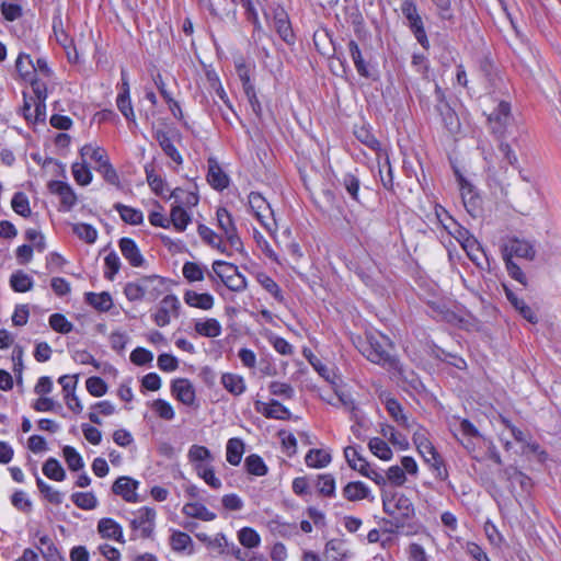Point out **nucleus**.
Masks as SVG:
<instances>
[{
    "mask_svg": "<svg viewBox=\"0 0 561 561\" xmlns=\"http://www.w3.org/2000/svg\"><path fill=\"white\" fill-rule=\"evenodd\" d=\"M318 397L335 408L353 412L355 402L341 371L335 364L318 363Z\"/></svg>",
    "mask_w": 561,
    "mask_h": 561,
    "instance_id": "nucleus-1",
    "label": "nucleus"
},
{
    "mask_svg": "<svg viewBox=\"0 0 561 561\" xmlns=\"http://www.w3.org/2000/svg\"><path fill=\"white\" fill-rule=\"evenodd\" d=\"M356 347L371 363L396 367V358L391 355L390 339L378 331H366L365 339H357Z\"/></svg>",
    "mask_w": 561,
    "mask_h": 561,
    "instance_id": "nucleus-2",
    "label": "nucleus"
},
{
    "mask_svg": "<svg viewBox=\"0 0 561 561\" xmlns=\"http://www.w3.org/2000/svg\"><path fill=\"white\" fill-rule=\"evenodd\" d=\"M382 507L389 518H383L382 524L390 525L386 533L393 534L403 528L408 520L414 515V507L410 499L400 493L385 495Z\"/></svg>",
    "mask_w": 561,
    "mask_h": 561,
    "instance_id": "nucleus-3",
    "label": "nucleus"
},
{
    "mask_svg": "<svg viewBox=\"0 0 561 561\" xmlns=\"http://www.w3.org/2000/svg\"><path fill=\"white\" fill-rule=\"evenodd\" d=\"M413 431V442L419 454L424 461L431 466L437 478L446 480L448 472L442 456L437 453L434 445L428 439L427 431L417 425Z\"/></svg>",
    "mask_w": 561,
    "mask_h": 561,
    "instance_id": "nucleus-4",
    "label": "nucleus"
},
{
    "mask_svg": "<svg viewBox=\"0 0 561 561\" xmlns=\"http://www.w3.org/2000/svg\"><path fill=\"white\" fill-rule=\"evenodd\" d=\"M249 207L261 225L274 234L277 225L274 218V211L266 199L256 192H251L248 196Z\"/></svg>",
    "mask_w": 561,
    "mask_h": 561,
    "instance_id": "nucleus-5",
    "label": "nucleus"
},
{
    "mask_svg": "<svg viewBox=\"0 0 561 561\" xmlns=\"http://www.w3.org/2000/svg\"><path fill=\"white\" fill-rule=\"evenodd\" d=\"M502 256L503 259L508 257L511 260L516 256L527 261H534L536 257V248L530 240L515 236L507 237L502 244Z\"/></svg>",
    "mask_w": 561,
    "mask_h": 561,
    "instance_id": "nucleus-6",
    "label": "nucleus"
},
{
    "mask_svg": "<svg viewBox=\"0 0 561 561\" xmlns=\"http://www.w3.org/2000/svg\"><path fill=\"white\" fill-rule=\"evenodd\" d=\"M180 308L181 302L179 298L173 294L167 295L152 313V320L160 328L167 327L171 323L173 318L179 317Z\"/></svg>",
    "mask_w": 561,
    "mask_h": 561,
    "instance_id": "nucleus-7",
    "label": "nucleus"
},
{
    "mask_svg": "<svg viewBox=\"0 0 561 561\" xmlns=\"http://www.w3.org/2000/svg\"><path fill=\"white\" fill-rule=\"evenodd\" d=\"M403 16L408 20L409 27L413 32L415 38L422 47L428 48L430 42L424 30L423 21L417 13L416 5L413 1L405 0L401 4Z\"/></svg>",
    "mask_w": 561,
    "mask_h": 561,
    "instance_id": "nucleus-8",
    "label": "nucleus"
},
{
    "mask_svg": "<svg viewBox=\"0 0 561 561\" xmlns=\"http://www.w3.org/2000/svg\"><path fill=\"white\" fill-rule=\"evenodd\" d=\"M216 217L218 227L224 232L226 241L230 244V248L236 251H241L243 247L242 241L238 234L231 214L226 208L220 207L216 211Z\"/></svg>",
    "mask_w": 561,
    "mask_h": 561,
    "instance_id": "nucleus-9",
    "label": "nucleus"
},
{
    "mask_svg": "<svg viewBox=\"0 0 561 561\" xmlns=\"http://www.w3.org/2000/svg\"><path fill=\"white\" fill-rule=\"evenodd\" d=\"M265 16H272L273 25L279 37L287 44L294 42V32L287 12L279 5L271 9V12H265Z\"/></svg>",
    "mask_w": 561,
    "mask_h": 561,
    "instance_id": "nucleus-10",
    "label": "nucleus"
},
{
    "mask_svg": "<svg viewBox=\"0 0 561 561\" xmlns=\"http://www.w3.org/2000/svg\"><path fill=\"white\" fill-rule=\"evenodd\" d=\"M156 511L151 507H141L136 517L130 520V527L138 531L141 538L151 537L154 529Z\"/></svg>",
    "mask_w": 561,
    "mask_h": 561,
    "instance_id": "nucleus-11",
    "label": "nucleus"
},
{
    "mask_svg": "<svg viewBox=\"0 0 561 561\" xmlns=\"http://www.w3.org/2000/svg\"><path fill=\"white\" fill-rule=\"evenodd\" d=\"M488 122L493 134L503 137L511 122V106L507 102H500L497 107L488 116Z\"/></svg>",
    "mask_w": 561,
    "mask_h": 561,
    "instance_id": "nucleus-12",
    "label": "nucleus"
},
{
    "mask_svg": "<svg viewBox=\"0 0 561 561\" xmlns=\"http://www.w3.org/2000/svg\"><path fill=\"white\" fill-rule=\"evenodd\" d=\"M455 175L459 184L463 206L469 214L474 215L480 208V197L473 185L466 180L459 170H455Z\"/></svg>",
    "mask_w": 561,
    "mask_h": 561,
    "instance_id": "nucleus-13",
    "label": "nucleus"
},
{
    "mask_svg": "<svg viewBox=\"0 0 561 561\" xmlns=\"http://www.w3.org/2000/svg\"><path fill=\"white\" fill-rule=\"evenodd\" d=\"M139 486V481L123 476L116 479V481L112 485V491L114 494L122 496L128 503H137L138 495L137 489Z\"/></svg>",
    "mask_w": 561,
    "mask_h": 561,
    "instance_id": "nucleus-14",
    "label": "nucleus"
},
{
    "mask_svg": "<svg viewBox=\"0 0 561 561\" xmlns=\"http://www.w3.org/2000/svg\"><path fill=\"white\" fill-rule=\"evenodd\" d=\"M255 411L266 419L286 421L291 417V412L277 400L270 402L256 401L254 403Z\"/></svg>",
    "mask_w": 561,
    "mask_h": 561,
    "instance_id": "nucleus-15",
    "label": "nucleus"
},
{
    "mask_svg": "<svg viewBox=\"0 0 561 561\" xmlns=\"http://www.w3.org/2000/svg\"><path fill=\"white\" fill-rule=\"evenodd\" d=\"M171 392L181 403L192 407L196 401V392L191 380L179 378L172 381Z\"/></svg>",
    "mask_w": 561,
    "mask_h": 561,
    "instance_id": "nucleus-16",
    "label": "nucleus"
},
{
    "mask_svg": "<svg viewBox=\"0 0 561 561\" xmlns=\"http://www.w3.org/2000/svg\"><path fill=\"white\" fill-rule=\"evenodd\" d=\"M386 410L390 416L398 423L399 426L412 431L419 424L411 415L404 412L400 402L394 398H388L385 402Z\"/></svg>",
    "mask_w": 561,
    "mask_h": 561,
    "instance_id": "nucleus-17",
    "label": "nucleus"
},
{
    "mask_svg": "<svg viewBox=\"0 0 561 561\" xmlns=\"http://www.w3.org/2000/svg\"><path fill=\"white\" fill-rule=\"evenodd\" d=\"M49 191L60 198L61 209L69 211L77 204V195L72 187L62 181H51L48 185Z\"/></svg>",
    "mask_w": 561,
    "mask_h": 561,
    "instance_id": "nucleus-18",
    "label": "nucleus"
},
{
    "mask_svg": "<svg viewBox=\"0 0 561 561\" xmlns=\"http://www.w3.org/2000/svg\"><path fill=\"white\" fill-rule=\"evenodd\" d=\"M119 250L128 261V263L134 267H141L145 264V257L142 256L138 245L131 238H122L118 242Z\"/></svg>",
    "mask_w": 561,
    "mask_h": 561,
    "instance_id": "nucleus-19",
    "label": "nucleus"
},
{
    "mask_svg": "<svg viewBox=\"0 0 561 561\" xmlns=\"http://www.w3.org/2000/svg\"><path fill=\"white\" fill-rule=\"evenodd\" d=\"M98 533L104 539L125 542L122 526L113 518L104 517L98 522Z\"/></svg>",
    "mask_w": 561,
    "mask_h": 561,
    "instance_id": "nucleus-20",
    "label": "nucleus"
},
{
    "mask_svg": "<svg viewBox=\"0 0 561 561\" xmlns=\"http://www.w3.org/2000/svg\"><path fill=\"white\" fill-rule=\"evenodd\" d=\"M184 302L202 310H210L214 307L215 298L209 293H197L195 290H186L183 296Z\"/></svg>",
    "mask_w": 561,
    "mask_h": 561,
    "instance_id": "nucleus-21",
    "label": "nucleus"
},
{
    "mask_svg": "<svg viewBox=\"0 0 561 561\" xmlns=\"http://www.w3.org/2000/svg\"><path fill=\"white\" fill-rule=\"evenodd\" d=\"M207 181L211 187L218 191H222L229 185V178L214 159L208 160Z\"/></svg>",
    "mask_w": 561,
    "mask_h": 561,
    "instance_id": "nucleus-22",
    "label": "nucleus"
},
{
    "mask_svg": "<svg viewBox=\"0 0 561 561\" xmlns=\"http://www.w3.org/2000/svg\"><path fill=\"white\" fill-rule=\"evenodd\" d=\"M220 383L229 393L234 397L243 394L247 390L244 378L237 374L224 373L220 378Z\"/></svg>",
    "mask_w": 561,
    "mask_h": 561,
    "instance_id": "nucleus-23",
    "label": "nucleus"
},
{
    "mask_svg": "<svg viewBox=\"0 0 561 561\" xmlns=\"http://www.w3.org/2000/svg\"><path fill=\"white\" fill-rule=\"evenodd\" d=\"M168 198L174 199L173 205H181L182 208L195 207L199 202L198 194L195 191H188L182 187L172 190Z\"/></svg>",
    "mask_w": 561,
    "mask_h": 561,
    "instance_id": "nucleus-24",
    "label": "nucleus"
},
{
    "mask_svg": "<svg viewBox=\"0 0 561 561\" xmlns=\"http://www.w3.org/2000/svg\"><path fill=\"white\" fill-rule=\"evenodd\" d=\"M145 298L150 301L158 299L165 288V279L153 275L142 278Z\"/></svg>",
    "mask_w": 561,
    "mask_h": 561,
    "instance_id": "nucleus-25",
    "label": "nucleus"
},
{
    "mask_svg": "<svg viewBox=\"0 0 561 561\" xmlns=\"http://www.w3.org/2000/svg\"><path fill=\"white\" fill-rule=\"evenodd\" d=\"M169 220L175 231L183 232L192 222V216L181 205H172Z\"/></svg>",
    "mask_w": 561,
    "mask_h": 561,
    "instance_id": "nucleus-26",
    "label": "nucleus"
},
{
    "mask_svg": "<svg viewBox=\"0 0 561 561\" xmlns=\"http://www.w3.org/2000/svg\"><path fill=\"white\" fill-rule=\"evenodd\" d=\"M156 139L159 142L162 151L168 156L173 162L178 165L183 163L182 154L179 152L173 141L169 137L168 133L163 130H158L156 134Z\"/></svg>",
    "mask_w": 561,
    "mask_h": 561,
    "instance_id": "nucleus-27",
    "label": "nucleus"
},
{
    "mask_svg": "<svg viewBox=\"0 0 561 561\" xmlns=\"http://www.w3.org/2000/svg\"><path fill=\"white\" fill-rule=\"evenodd\" d=\"M182 513L185 516L197 518L204 522H211L216 518V514L209 511L204 504L199 502L186 503L182 508Z\"/></svg>",
    "mask_w": 561,
    "mask_h": 561,
    "instance_id": "nucleus-28",
    "label": "nucleus"
},
{
    "mask_svg": "<svg viewBox=\"0 0 561 561\" xmlns=\"http://www.w3.org/2000/svg\"><path fill=\"white\" fill-rule=\"evenodd\" d=\"M145 174L151 191L158 196L165 197V192L168 191L167 183L159 174L156 173L152 163H147L145 165Z\"/></svg>",
    "mask_w": 561,
    "mask_h": 561,
    "instance_id": "nucleus-29",
    "label": "nucleus"
},
{
    "mask_svg": "<svg viewBox=\"0 0 561 561\" xmlns=\"http://www.w3.org/2000/svg\"><path fill=\"white\" fill-rule=\"evenodd\" d=\"M194 330L197 334L205 337H217L222 332L220 322L215 318L196 321Z\"/></svg>",
    "mask_w": 561,
    "mask_h": 561,
    "instance_id": "nucleus-30",
    "label": "nucleus"
},
{
    "mask_svg": "<svg viewBox=\"0 0 561 561\" xmlns=\"http://www.w3.org/2000/svg\"><path fill=\"white\" fill-rule=\"evenodd\" d=\"M10 287L15 293H27L34 286V279L22 270L13 272L9 279Z\"/></svg>",
    "mask_w": 561,
    "mask_h": 561,
    "instance_id": "nucleus-31",
    "label": "nucleus"
},
{
    "mask_svg": "<svg viewBox=\"0 0 561 561\" xmlns=\"http://www.w3.org/2000/svg\"><path fill=\"white\" fill-rule=\"evenodd\" d=\"M38 543L39 546L37 548L39 549L45 561H65L60 551L49 536H39Z\"/></svg>",
    "mask_w": 561,
    "mask_h": 561,
    "instance_id": "nucleus-32",
    "label": "nucleus"
},
{
    "mask_svg": "<svg viewBox=\"0 0 561 561\" xmlns=\"http://www.w3.org/2000/svg\"><path fill=\"white\" fill-rule=\"evenodd\" d=\"M369 493V488L362 481L348 482L343 489L344 497L352 502L367 499Z\"/></svg>",
    "mask_w": 561,
    "mask_h": 561,
    "instance_id": "nucleus-33",
    "label": "nucleus"
},
{
    "mask_svg": "<svg viewBox=\"0 0 561 561\" xmlns=\"http://www.w3.org/2000/svg\"><path fill=\"white\" fill-rule=\"evenodd\" d=\"M503 477L511 482L512 486L518 484L523 491L531 488V479L514 466L506 467L503 470Z\"/></svg>",
    "mask_w": 561,
    "mask_h": 561,
    "instance_id": "nucleus-34",
    "label": "nucleus"
},
{
    "mask_svg": "<svg viewBox=\"0 0 561 561\" xmlns=\"http://www.w3.org/2000/svg\"><path fill=\"white\" fill-rule=\"evenodd\" d=\"M85 301L100 312H106L113 307V299L110 293H87Z\"/></svg>",
    "mask_w": 561,
    "mask_h": 561,
    "instance_id": "nucleus-35",
    "label": "nucleus"
},
{
    "mask_svg": "<svg viewBox=\"0 0 561 561\" xmlns=\"http://www.w3.org/2000/svg\"><path fill=\"white\" fill-rule=\"evenodd\" d=\"M114 209L119 214L123 221L126 224L138 226L144 222V214L140 209L126 206L121 203L114 205Z\"/></svg>",
    "mask_w": 561,
    "mask_h": 561,
    "instance_id": "nucleus-36",
    "label": "nucleus"
},
{
    "mask_svg": "<svg viewBox=\"0 0 561 561\" xmlns=\"http://www.w3.org/2000/svg\"><path fill=\"white\" fill-rule=\"evenodd\" d=\"M80 156L82 160L85 161L87 159H90L95 162L96 165L104 164L110 160L105 149L93 144H87L81 147Z\"/></svg>",
    "mask_w": 561,
    "mask_h": 561,
    "instance_id": "nucleus-37",
    "label": "nucleus"
},
{
    "mask_svg": "<svg viewBox=\"0 0 561 561\" xmlns=\"http://www.w3.org/2000/svg\"><path fill=\"white\" fill-rule=\"evenodd\" d=\"M244 453V443L242 439L233 437L227 442L226 459L232 466H238L241 462Z\"/></svg>",
    "mask_w": 561,
    "mask_h": 561,
    "instance_id": "nucleus-38",
    "label": "nucleus"
},
{
    "mask_svg": "<svg viewBox=\"0 0 561 561\" xmlns=\"http://www.w3.org/2000/svg\"><path fill=\"white\" fill-rule=\"evenodd\" d=\"M170 545L173 551L183 552L188 551V553L193 552V540L188 534L183 533L181 530H173L170 537Z\"/></svg>",
    "mask_w": 561,
    "mask_h": 561,
    "instance_id": "nucleus-39",
    "label": "nucleus"
},
{
    "mask_svg": "<svg viewBox=\"0 0 561 561\" xmlns=\"http://www.w3.org/2000/svg\"><path fill=\"white\" fill-rule=\"evenodd\" d=\"M43 473L50 480L64 481L66 471L56 458H48L43 465Z\"/></svg>",
    "mask_w": 561,
    "mask_h": 561,
    "instance_id": "nucleus-40",
    "label": "nucleus"
},
{
    "mask_svg": "<svg viewBox=\"0 0 561 561\" xmlns=\"http://www.w3.org/2000/svg\"><path fill=\"white\" fill-rule=\"evenodd\" d=\"M244 467L249 474L256 477H263L268 471L263 458L256 454H251L245 458Z\"/></svg>",
    "mask_w": 561,
    "mask_h": 561,
    "instance_id": "nucleus-41",
    "label": "nucleus"
},
{
    "mask_svg": "<svg viewBox=\"0 0 561 561\" xmlns=\"http://www.w3.org/2000/svg\"><path fill=\"white\" fill-rule=\"evenodd\" d=\"M73 504L84 511L94 510L99 501L93 492H75L71 494Z\"/></svg>",
    "mask_w": 561,
    "mask_h": 561,
    "instance_id": "nucleus-42",
    "label": "nucleus"
},
{
    "mask_svg": "<svg viewBox=\"0 0 561 561\" xmlns=\"http://www.w3.org/2000/svg\"><path fill=\"white\" fill-rule=\"evenodd\" d=\"M506 297L516 310L530 323H536L538 318L534 310L523 300L517 298L512 291L506 290Z\"/></svg>",
    "mask_w": 561,
    "mask_h": 561,
    "instance_id": "nucleus-43",
    "label": "nucleus"
},
{
    "mask_svg": "<svg viewBox=\"0 0 561 561\" xmlns=\"http://www.w3.org/2000/svg\"><path fill=\"white\" fill-rule=\"evenodd\" d=\"M239 542L248 549L256 548L261 545V536L252 527H243L238 531Z\"/></svg>",
    "mask_w": 561,
    "mask_h": 561,
    "instance_id": "nucleus-44",
    "label": "nucleus"
},
{
    "mask_svg": "<svg viewBox=\"0 0 561 561\" xmlns=\"http://www.w3.org/2000/svg\"><path fill=\"white\" fill-rule=\"evenodd\" d=\"M256 280L276 301H284L283 291L272 277L261 273L257 275Z\"/></svg>",
    "mask_w": 561,
    "mask_h": 561,
    "instance_id": "nucleus-45",
    "label": "nucleus"
},
{
    "mask_svg": "<svg viewBox=\"0 0 561 561\" xmlns=\"http://www.w3.org/2000/svg\"><path fill=\"white\" fill-rule=\"evenodd\" d=\"M15 68L18 70L20 77L24 81H28V80H32V78H34L35 66H34L30 55L20 54L15 61Z\"/></svg>",
    "mask_w": 561,
    "mask_h": 561,
    "instance_id": "nucleus-46",
    "label": "nucleus"
},
{
    "mask_svg": "<svg viewBox=\"0 0 561 561\" xmlns=\"http://www.w3.org/2000/svg\"><path fill=\"white\" fill-rule=\"evenodd\" d=\"M72 175L79 185H89L92 181V173L87 164V161L75 162L71 167Z\"/></svg>",
    "mask_w": 561,
    "mask_h": 561,
    "instance_id": "nucleus-47",
    "label": "nucleus"
},
{
    "mask_svg": "<svg viewBox=\"0 0 561 561\" xmlns=\"http://www.w3.org/2000/svg\"><path fill=\"white\" fill-rule=\"evenodd\" d=\"M182 273L188 283L202 282L205 278V267L195 262H185Z\"/></svg>",
    "mask_w": 561,
    "mask_h": 561,
    "instance_id": "nucleus-48",
    "label": "nucleus"
},
{
    "mask_svg": "<svg viewBox=\"0 0 561 561\" xmlns=\"http://www.w3.org/2000/svg\"><path fill=\"white\" fill-rule=\"evenodd\" d=\"M348 50H350L352 60L356 67L357 72L365 78L370 77L368 67L362 56V51H360L358 45L353 41L350 42Z\"/></svg>",
    "mask_w": 561,
    "mask_h": 561,
    "instance_id": "nucleus-49",
    "label": "nucleus"
},
{
    "mask_svg": "<svg viewBox=\"0 0 561 561\" xmlns=\"http://www.w3.org/2000/svg\"><path fill=\"white\" fill-rule=\"evenodd\" d=\"M72 231L87 243H94L98 239V230L89 224L78 222L72 225Z\"/></svg>",
    "mask_w": 561,
    "mask_h": 561,
    "instance_id": "nucleus-50",
    "label": "nucleus"
},
{
    "mask_svg": "<svg viewBox=\"0 0 561 561\" xmlns=\"http://www.w3.org/2000/svg\"><path fill=\"white\" fill-rule=\"evenodd\" d=\"M62 455L66 460L68 468L71 471H79L84 467L81 455L72 446H65L62 448Z\"/></svg>",
    "mask_w": 561,
    "mask_h": 561,
    "instance_id": "nucleus-51",
    "label": "nucleus"
},
{
    "mask_svg": "<svg viewBox=\"0 0 561 561\" xmlns=\"http://www.w3.org/2000/svg\"><path fill=\"white\" fill-rule=\"evenodd\" d=\"M95 171L100 173L105 182L116 187H121V180L117 171L110 162H105L104 164L95 165Z\"/></svg>",
    "mask_w": 561,
    "mask_h": 561,
    "instance_id": "nucleus-52",
    "label": "nucleus"
},
{
    "mask_svg": "<svg viewBox=\"0 0 561 561\" xmlns=\"http://www.w3.org/2000/svg\"><path fill=\"white\" fill-rule=\"evenodd\" d=\"M381 434L383 437L388 438L394 446H398L400 449L405 450L409 448V442L407 437L391 425H383L381 427Z\"/></svg>",
    "mask_w": 561,
    "mask_h": 561,
    "instance_id": "nucleus-53",
    "label": "nucleus"
},
{
    "mask_svg": "<svg viewBox=\"0 0 561 561\" xmlns=\"http://www.w3.org/2000/svg\"><path fill=\"white\" fill-rule=\"evenodd\" d=\"M344 543L339 539L330 540L324 550L327 561H342L344 558Z\"/></svg>",
    "mask_w": 561,
    "mask_h": 561,
    "instance_id": "nucleus-54",
    "label": "nucleus"
},
{
    "mask_svg": "<svg viewBox=\"0 0 561 561\" xmlns=\"http://www.w3.org/2000/svg\"><path fill=\"white\" fill-rule=\"evenodd\" d=\"M12 209L22 217L31 215L28 197L23 192H16L11 199Z\"/></svg>",
    "mask_w": 561,
    "mask_h": 561,
    "instance_id": "nucleus-55",
    "label": "nucleus"
},
{
    "mask_svg": "<svg viewBox=\"0 0 561 561\" xmlns=\"http://www.w3.org/2000/svg\"><path fill=\"white\" fill-rule=\"evenodd\" d=\"M50 328L61 334H68L73 330V324L61 313H53L48 319Z\"/></svg>",
    "mask_w": 561,
    "mask_h": 561,
    "instance_id": "nucleus-56",
    "label": "nucleus"
},
{
    "mask_svg": "<svg viewBox=\"0 0 561 561\" xmlns=\"http://www.w3.org/2000/svg\"><path fill=\"white\" fill-rule=\"evenodd\" d=\"M370 451L382 460H389L392 457V451L388 444L379 437H374L369 440Z\"/></svg>",
    "mask_w": 561,
    "mask_h": 561,
    "instance_id": "nucleus-57",
    "label": "nucleus"
},
{
    "mask_svg": "<svg viewBox=\"0 0 561 561\" xmlns=\"http://www.w3.org/2000/svg\"><path fill=\"white\" fill-rule=\"evenodd\" d=\"M187 457L193 465L197 463V462H211L213 461V456H211L210 450L207 447L201 446V445L191 446V448L188 449Z\"/></svg>",
    "mask_w": 561,
    "mask_h": 561,
    "instance_id": "nucleus-58",
    "label": "nucleus"
},
{
    "mask_svg": "<svg viewBox=\"0 0 561 561\" xmlns=\"http://www.w3.org/2000/svg\"><path fill=\"white\" fill-rule=\"evenodd\" d=\"M36 484L38 490L45 495V497L53 504L59 505L64 501V494L58 490L54 489L41 478L37 477Z\"/></svg>",
    "mask_w": 561,
    "mask_h": 561,
    "instance_id": "nucleus-59",
    "label": "nucleus"
},
{
    "mask_svg": "<svg viewBox=\"0 0 561 561\" xmlns=\"http://www.w3.org/2000/svg\"><path fill=\"white\" fill-rule=\"evenodd\" d=\"M104 277L113 280L121 268V259L117 253L114 251L110 252L104 259Z\"/></svg>",
    "mask_w": 561,
    "mask_h": 561,
    "instance_id": "nucleus-60",
    "label": "nucleus"
},
{
    "mask_svg": "<svg viewBox=\"0 0 561 561\" xmlns=\"http://www.w3.org/2000/svg\"><path fill=\"white\" fill-rule=\"evenodd\" d=\"M237 271L238 267L232 263H228L220 260H217L213 263V272L222 283Z\"/></svg>",
    "mask_w": 561,
    "mask_h": 561,
    "instance_id": "nucleus-61",
    "label": "nucleus"
},
{
    "mask_svg": "<svg viewBox=\"0 0 561 561\" xmlns=\"http://www.w3.org/2000/svg\"><path fill=\"white\" fill-rule=\"evenodd\" d=\"M151 407L156 414L165 421H171L175 416L173 407L163 399L154 400Z\"/></svg>",
    "mask_w": 561,
    "mask_h": 561,
    "instance_id": "nucleus-62",
    "label": "nucleus"
},
{
    "mask_svg": "<svg viewBox=\"0 0 561 561\" xmlns=\"http://www.w3.org/2000/svg\"><path fill=\"white\" fill-rule=\"evenodd\" d=\"M124 294L129 301H138L145 298L142 278L138 282H129L124 287Z\"/></svg>",
    "mask_w": 561,
    "mask_h": 561,
    "instance_id": "nucleus-63",
    "label": "nucleus"
},
{
    "mask_svg": "<svg viewBox=\"0 0 561 561\" xmlns=\"http://www.w3.org/2000/svg\"><path fill=\"white\" fill-rule=\"evenodd\" d=\"M88 392L93 397H102L107 392L106 382L96 376L90 377L85 381Z\"/></svg>",
    "mask_w": 561,
    "mask_h": 561,
    "instance_id": "nucleus-64",
    "label": "nucleus"
}]
</instances>
